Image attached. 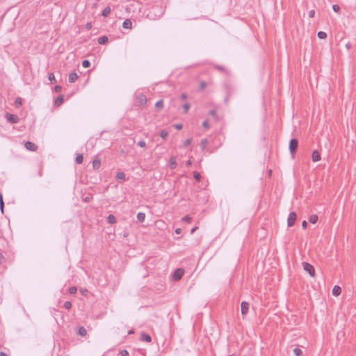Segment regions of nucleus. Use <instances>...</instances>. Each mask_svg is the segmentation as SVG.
Listing matches in <instances>:
<instances>
[{
  "label": "nucleus",
  "mask_w": 356,
  "mask_h": 356,
  "mask_svg": "<svg viewBox=\"0 0 356 356\" xmlns=\"http://www.w3.org/2000/svg\"><path fill=\"white\" fill-rule=\"evenodd\" d=\"M80 292H81V293L82 295L86 296V293L88 292V291L87 289H81L80 290Z\"/></svg>",
  "instance_id": "6e6d98bb"
},
{
  "label": "nucleus",
  "mask_w": 356,
  "mask_h": 356,
  "mask_svg": "<svg viewBox=\"0 0 356 356\" xmlns=\"http://www.w3.org/2000/svg\"><path fill=\"white\" fill-rule=\"evenodd\" d=\"M107 222L109 224H115L116 222V218L114 215L110 214L107 217Z\"/></svg>",
  "instance_id": "412c9836"
},
{
  "label": "nucleus",
  "mask_w": 356,
  "mask_h": 356,
  "mask_svg": "<svg viewBox=\"0 0 356 356\" xmlns=\"http://www.w3.org/2000/svg\"><path fill=\"white\" fill-rule=\"evenodd\" d=\"M192 220V218L189 216H185L182 218V220L184 222H190Z\"/></svg>",
  "instance_id": "79ce46f5"
},
{
  "label": "nucleus",
  "mask_w": 356,
  "mask_h": 356,
  "mask_svg": "<svg viewBox=\"0 0 356 356\" xmlns=\"http://www.w3.org/2000/svg\"><path fill=\"white\" fill-rule=\"evenodd\" d=\"M0 210L2 213H3L4 211V202L3 199V195L1 193H0Z\"/></svg>",
  "instance_id": "bb28decb"
},
{
  "label": "nucleus",
  "mask_w": 356,
  "mask_h": 356,
  "mask_svg": "<svg viewBox=\"0 0 356 356\" xmlns=\"http://www.w3.org/2000/svg\"><path fill=\"white\" fill-rule=\"evenodd\" d=\"M192 164V162L191 160H188L187 162H186V165L187 166H190Z\"/></svg>",
  "instance_id": "e2e57ef3"
},
{
  "label": "nucleus",
  "mask_w": 356,
  "mask_h": 356,
  "mask_svg": "<svg viewBox=\"0 0 356 356\" xmlns=\"http://www.w3.org/2000/svg\"><path fill=\"white\" fill-rule=\"evenodd\" d=\"M134 332V330H131L129 331L128 334H133Z\"/></svg>",
  "instance_id": "69168bd1"
},
{
  "label": "nucleus",
  "mask_w": 356,
  "mask_h": 356,
  "mask_svg": "<svg viewBox=\"0 0 356 356\" xmlns=\"http://www.w3.org/2000/svg\"><path fill=\"white\" fill-rule=\"evenodd\" d=\"M72 302L70 301H66L64 305H63V307L66 309H70L72 308Z\"/></svg>",
  "instance_id": "4c0bfd02"
},
{
  "label": "nucleus",
  "mask_w": 356,
  "mask_h": 356,
  "mask_svg": "<svg viewBox=\"0 0 356 356\" xmlns=\"http://www.w3.org/2000/svg\"><path fill=\"white\" fill-rule=\"evenodd\" d=\"M225 90L227 95L232 96L235 92V88L231 84H225Z\"/></svg>",
  "instance_id": "0eeeda50"
},
{
  "label": "nucleus",
  "mask_w": 356,
  "mask_h": 356,
  "mask_svg": "<svg viewBox=\"0 0 356 356\" xmlns=\"http://www.w3.org/2000/svg\"><path fill=\"white\" fill-rule=\"evenodd\" d=\"M82 66L84 68H88L90 66V62L88 60H83L82 61Z\"/></svg>",
  "instance_id": "e433bc0d"
},
{
  "label": "nucleus",
  "mask_w": 356,
  "mask_h": 356,
  "mask_svg": "<svg viewBox=\"0 0 356 356\" xmlns=\"http://www.w3.org/2000/svg\"><path fill=\"white\" fill-rule=\"evenodd\" d=\"M298 147V140L296 138H291L289 141V152L291 156L293 157L295 154L297 152V149Z\"/></svg>",
  "instance_id": "f257e3e1"
},
{
  "label": "nucleus",
  "mask_w": 356,
  "mask_h": 356,
  "mask_svg": "<svg viewBox=\"0 0 356 356\" xmlns=\"http://www.w3.org/2000/svg\"><path fill=\"white\" fill-rule=\"evenodd\" d=\"M317 35L320 39H325L327 38V33L324 31H319Z\"/></svg>",
  "instance_id": "72a5a7b5"
},
{
  "label": "nucleus",
  "mask_w": 356,
  "mask_h": 356,
  "mask_svg": "<svg viewBox=\"0 0 356 356\" xmlns=\"http://www.w3.org/2000/svg\"><path fill=\"white\" fill-rule=\"evenodd\" d=\"M4 261H6V258H5V257L2 254V253L0 252V264L3 263Z\"/></svg>",
  "instance_id": "603ef678"
},
{
  "label": "nucleus",
  "mask_w": 356,
  "mask_h": 356,
  "mask_svg": "<svg viewBox=\"0 0 356 356\" xmlns=\"http://www.w3.org/2000/svg\"><path fill=\"white\" fill-rule=\"evenodd\" d=\"M185 270L182 268H177L172 273V277L174 281H179L181 279L184 275Z\"/></svg>",
  "instance_id": "f03ea898"
},
{
  "label": "nucleus",
  "mask_w": 356,
  "mask_h": 356,
  "mask_svg": "<svg viewBox=\"0 0 356 356\" xmlns=\"http://www.w3.org/2000/svg\"><path fill=\"white\" fill-rule=\"evenodd\" d=\"M116 178L119 180H125L126 175L123 172H118L116 175Z\"/></svg>",
  "instance_id": "a878e982"
},
{
  "label": "nucleus",
  "mask_w": 356,
  "mask_h": 356,
  "mask_svg": "<svg viewBox=\"0 0 356 356\" xmlns=\"http://www.w3.org/2000/svg\"><path fill=\"white\" fill-rule=\"evenodd\" d=\"M83 161V155L82 154H78L75 159V162L77 164H81Z\"/></svg>",
  "instance_id": "b1692460"
},
{
  "label": "nucleus",
  "mask_w": 356,
  "mask_h": 356,
  "mask_svg": "<svg viewBox=\"0 0 356 356\" xmlns=\"http://www.w3.org/2000/svg\"><path fill=\"white\" fill-rule=\"evenodd\" d=\"M351 44L350 42H348L346 44V47L348 49H350L351 48Z\"/></svg>",
  "instance_id": "052dcab7"
},
{
  "label": "nucleus",
  "mask_w": 356,
  "mask_h": 356,
  "mask_svg": "<svg viewBox=\"0 0 356 356\" xmlns=\"http://www.w3.org/2000/svg\"><path fill=\"white\" fill-rule=\"evenodd\" d=\"M48 79L51 81V83H54L56 82V79L55 78L54 73H49L48 74Z\"/></svg>",
  "instance_id": "2f4dec72"
},
{
  "label": "nucleus",
  "mask_w": 356,
  "mask_h": 356,
  "mask_svg": "<svg viewBox=\"0 0 356 356\" xmlns=\"http://www.w3.org/2000/svg\"><path fill=\"white\" fill-rule=\"evenodd\" d=\"M209 114L216 118H217L216 111L215 109L210 110Z\"/></svg>",
  "instance_id": "a18cd8bd"
},
{
  "label": "nucleus",
  "mask_w": 356,
  "mask_h": 356,
  "mask_svg": "<svg viewBox=\"0 0 356 356\" xmlns=\"http://www.w3.org/2000/svg\"><path fill=\"white\" fill-rule=\"evenodd\" d=\"M307 225H308V224H307V222L306 220H303L302 222V228L304 229H305L307 227Z\"/></svg>",
  "instance_id": "5fc2aeb1"
},
{
  "label": "nucleus",
  "mask_w": 356,
  "mask_h": 356,
  "mask_svg": "<svg viewBox=\"0 0 356 356\" xmlns=\"http://www.w3.org/2000/svg\"><path fill=\"white\" fill-rule=\"evenodd\" d=\"M202 127L205 129H209V121L208 120H204L203 122H202Z\"/></svg>",
  "instance_id": "de8ad7c7"
},
{
  "label": "nucleus",
  "mask_w": 356,
  "mask_h": 356,
  "mask_svg": "<svg viewBox=\"0 0 356 356\" xmlns=\"http://www.w3.org/2000/svg\"><path fill=\"white\" fill-rule=\"evenodd\" d=\"M155 108L157 110H161L163 108V100L160 99L155 104Z\"/></svg>",
  "instance_id": "393cba45"
},
{
  "label": "nucleus",
  "mask_w": 356,
  "mask_h": 356,
  "mask_svg": "<svg viewBox=\"0 0 356 356\" xmlns=\"http://www.w3.org/2000/svg\"><path fill=\"white\" fill-rule=\"evenodd\" d=\"M111 12V9L109 6L106 7L102 12V15L104 17H107Z\"/></svg>",
  "instance_id": "5701e85b"
},
{
  "label": "nucleus",
  "mask_w": 356,
  "mask_h": 356,
  "mask_svg": "<svg viewBox=\"0 0 356 356\" xmlns=\"http://www.w3.org/2000/svg\"><path fill=\"white\" fill-rule=\"evenodd\" d=\"M228 356H236L235 354H231V355H229Z\"/></svg>",
  "instance_id": "774afa93"
},
{
  "label": "nucleus",
  "mask_w": 356,
  "mask_h": 356,
  "mask_svg": "<svg viewBox=\"0 0 356 356\" xmlns=\"http://www.w3.org/2000/svg\"><path fill=\"white\" fill-rule=\"evenodd\" d=\"M318 220V217L317 215L316 214H314V215H311L309 218V221L310 223L312 224H315L317 222Z\"/></svg>",
  "instance_id": "4be33fe9"
},
{
  "label": "nucleus",
  "mask_w": 356,
  "mask_h": 356,
  "mask_svg": "<svg viewBox=\"0 0 356 356\" xmlns=\"http://www.w3.org/2000/svg\"><path fill=\"white\" fill-rule=\"evenodd\" d=\"M173 127L177 130H181L183 128V125L181 124H173Z\"/></svg>",
  "instance_id": "09e8293b"
},
{
  "label": "nucleus",
  "mask_w": 356,
  "mask_h": 356,
  "mask_svg": "<svg viewBox=\"0 0 356 356\" xmlns=\"http://www.w3.org/2000/svg\"><path fill=\"white\" fill-rule=\"evenodd\" d=\"M64 102V97L63 95H59L54 100V106L58 107L63 104Z\"/></svg>",
  "instance_id": "9d476101"
},
{
  "label": "nucleus",
  "mask_w": 356,
  "mask_h": 356,
  "mask_svg": "<svg viewBox=\"0 0 356 356\" xmlns=\"http://www.w3.org/2000/svg\"><path fill=\"white\" fill-rule=\"evenodd\" d=\"M85 28L87 29V30H90L92 28V23L91 22H88L86 23V26H85Z\"/></svg>",
  "instance_id": "864d4df0"
},
{
  "label": "nucleus",
  "mask_w": 356,
  "mask_h": 356,
  "mask_svg": "<svg viewBox=\"0 0 356 356\" xmlns=\"http://www.w3.org/2000/svg\"><path fill=\"white\" fill-rule=\"evenodd\" d=\"M175 232V233L177 234H179L181 232V228H177Z\"/></svg>",
  "instance_id": "bf43d9fd"
},
{
  "label": "nucleus",
  "mask_w": 356,
  "mask_h": 356,
  "mask_svg": "<svg viewBox=\"0 0 356 356\" xmlns=\"http://www.w3.org/2000/svg\"><path fill=\"white\" fill-rule=\"evenodd\" d=\"M186 97H187V95H186V93H182V94L181 95V96H180V99H181V100L185 99Z\"/></svg>",
  "instance_id": "13d9d810"
},
{
  "label": "nucleus",
  "mask_w": 356,
  "mask_h": 356,
  "mask_svg": "<svg viewBox=\"0 0 356 356\" xmlns=\"http://www.w3.org/2000/svg\"><path fill=\"white\" fill-rule=\"evenodd\" d=\"M121 356H129V353L127 350H122L120 351Z\"/></svg>",
  "instance_id": "a19ab883"
},
{
  "label": "nucleus",
  "mask_w": 356,
  "mask_h": 356,
  "mask_svg": "<svg viewBox=\"0 0 356 356\" xmlns=\"http://www.w3.org/2000/svg\"><path fill=\"white\" fill-rule=\"evenodd\" d=\"M22 105V99L21 97H17L15 101V106L16 108H19Z\"/></svg>",
  "instance_id": "c85d7f7f"
},
{
  "label": "nucleus",
  "mask_w": 356,
  "mask_h": 356,
  "mask_svg": "<svg viewBox=\"0 0 356 356\" xmlns=\"http://www.w3.org/2000/svg\"><path fill=\"white\" fill-rule=\"evenodd\" d=\"M191 107V105L188 104V103H186L183 105V108H184V113H187L189 108Z\"/></svg>",
  "instance_id": "ea45409f"
},
{
  "label": "nucleus",
  "mask_w": 356,
  "mask_h": 356,
  "mask_svg": "<svg viewBox=\"0 0 356 356\" xmlns=\"http://www.w3.org/2000/svg\"><path fill=\"white\" fill-rule=\"evenodd\" d=\"M332 10L335 13H338L340 10V7L339 5L334 4L332 6Z\"/></svg>",
  "instance_id": "37998d69"
},
{
  "label": "nucleus",
  "mask_w": 356,
  "mask_h": 356,
  "mask_svg": "<svg viewBox=\"0 0 356 356\" xmlns=\"http://www.w3.org/2000/svg\"><path fill=\"white\" fill-rule=\"evenodd\" d=\"M108 38L106 35L99 37L97 40V42L99 44H105L108 42Z\"/></svg>",
  "instance_id": "a211bd4d"
},
{
  "label": "nucleus",
  "mask_w": 356,
  "mask_h": 356,
  "mask_svg": "<svg viewBox=\"0 0 356 356\" xmlns=\"http://www.w3.org/2000/svg\"><path fill=\"white\" fill-rule=\"evenodd\" d=\"M0 356H8V355L6 353L1 351V352H0Z\"/></svg>",
  "instance_id": "680f3d73"
},
{
  "label": "nucleus",
  "mask_w": 356,
  "mask_h": 356,
  "mask_svg": "<svg viewBox=\"0 0 356 356\" xmlns=\"http://www.w3.org/2000/svg\"><path fill=\"white\" fill-rule=\"evenodd\" d=\"M207 87V83L205 81H201L200 82V88L201 90H203L205 88Z\"/></svg>",
  "instance_id": "8fccbe9b"
},
{
  "label": "nucleus",
  "mask_w": 356,
  "mask_h": 356,
  "mask_svg": "<svg viewBox=\"0 0 356 356\" xmlns=\"http://www.w3.org/2000/svg\"><path fill=\"white\" fill-rule=\"evenodd\" d=\"M215 68L217 69L218 70H219L220 72H225V73L227 72L226 68L222 65H216Z\"/></svg>",
  "instance_id": "473e14b6"
},
{
  "label": "nucleus",
  "mask_w": 356,
  "mask_h": 356,
  "mask_svg": "<svg viewBox=\"0 0 356 356\" xmlns=\"http://www.w3.org/2000/svg\"><path fill=\"white\" fill-rule=\"evenodd\" d=\"M297 218V215L296 212L291 211L290 212L288 219H287V225L288 227H292L294 225Z\"/></svg>",
  "instance_id": "20e7f679"
},
{
  "label": "nucleus",
  "mask_w": 356,
  "mask_h": 356,
  "mask_svg": "<svg viewBox=\"0 0 356 356\" xmlns=\"http://www.w3.org/2000/svg\"><path fill=\"white\" fill-rule=\"evenodd\" d=\"M62 90V86L60 85H57L54 87V91L56 92H60Z\"/></svg>",
  "instance_id": "49530a36"
},
{
  "label": "nucleus",
  "mask_w": 356,
  "mask_h": 356,
  "mask_svg": "<svg viewBox=\"0 0 356 356\" xmlns=\"http://www.w3.org/2000/svg\"><path fill=\"white\" fill-rule=\"evenodd\" d=\"M193 177L196 180V181H197V182L201 181L202 177H201V175L198 172H197V171L193 172Z\"/></svg>",
  "instance_id": "cd10ccee"
},
{
  "label": "nucleus",
  "mask_w": 356,
  "mask_h": 356,
  "mask_svg": "<svg viewBox=\"0 0 356 356\" xmlns=\"http://www.w3.org/2000/svg\"><path fill=\"white\" fill-rule=\"evenodd\" d=\"M140 340L149 343L152 341V337L149 334L143 332L140 335Z\"/></svg>",
  "instance_id": "ddd939ff"
},
{
  "label": "nucleus",
  "mask_w": 356,
  "mask_h": 356,
  "mask_svg": "<svg viewBox=\"0 0 356 356\" xmlns=\"http://www.w3.org/2000/svg\"><path fill=\"white\" fill-rule=\"evenodd\" d=\"M341 293V289L339 286H334L332 289V295L334 296H338Z\"/></svg>",
  "instance_id": "2eb2a0df"
},
{
  "label": "nucleus",
  "mask_w": 356,
  "mask_h": 356,
  "mask_svg": "<svg viewBox=\"0 0 356 356\" xmlns=\"http://www.w3.org/2000/svg\"><path fill=\"white\" fill-rule=\"evenodd\" d=\"M101 166V160L97 157L92 161V168L95 170H98Z\"/></svg>",
  "instance_id": "f8f14e48"
},
{
  "label": "nucleus",
  "mask_w": 356,
  "mask_h": 356,
  "mask_svg": "<svg viewBox=\"0 0 356 356\" xmlns=\"http://www.w3.org/2000/svg\"><path fill=\"white\" fill-rule=\"evenodd\" d=\"M312 159L313 162H317L321 160V154L318 150L315 149L312 152Z\"/></svg>",
  "instance_id": "9b49d317"
},
{
  "label": "nucleus",
  "mask_w": 356,
  "mask_h": 356,
  "mask_svg": "<svg viewBox=\"0 0 356 356\" xmlns=\"http://www.w3.org/2000/svg\"><path fill=\"white\" fill-rule=\"evenodd\" d=\"M79 76L76 72H72L69 75V82L70 83H74L77 79Z\"/></svg>",
  "instance_id": "4468645a"
},
{
  "label": "nucleus",
  "mask_w": 356,
  "mask_h": 356,
  "mask_svg": "<svg viewBox=\"0 0 356 356\" xmlns=\"http://www.w3.org/2000/svg\"><path fill=\"white\" fill-rule=\"evenodd\" d=\"M241 314L244 317L249 310V303L245 301H243L241 304Z\"/></svg>",
  "instance_id": "423d86ee"
},
{
  "label": "nucleus",
  "mask_w": 356,
  "mask_h": 356,
  "mask_svg": "<svg viewBox=\"0 0 356 356\" xmlns=\"http://www.w3.org/2000/svg\"><path fill=\"white\" fill-rule=\"evenodd\" d=\"M76 291H77V289L76 286H71L68 289V292L70 293V294H74L76 293Z\"/></svg>",
  "instance_id": "58836bf2"
},
{
  "label": "nucleus",
  "mask_w": 356,
  "mask_h": 356,
  "mask_svg": "<svg viewBox=\"0 0 356 356\" xmlns=\"http://www.w3.org/2000/svg\"><path fill=\"white\" fill-rule=\"evenodd\" d=\"M77 333L81 337H85L87 334V330L84 327L80 326L78 329Z\"/></svg>",
  "instance_id": "6ab92c4d"
},
{
  "label": "nucleus",
  "mask_w": 356,
  "mask_h": 356,
  "mask_svg": "<svg viewBox=\"0 0 356 356\" xmlns=\"http://www.w3.org/2000/svg\"><path fill=\"white\" fill-rule=\"evenodd\" d=\"M192 138H188L183 142V147H186L190 145L192 143Z\"/></svg>",
  "instance_id": "c9c22d12"
},
{
  "label": "nucleus",
  "mask_w": 356,
  "mask_h": 356,
  "mask_svg": "<svg viewBox=\"0 0 356 356\" xmlns=\"http://www.w3.org/2000/svg\"><path fill=\"white\" fill-rule=\"evenodd\" d=\"M85 201L88 202V201H89V198H88V197H86V198L85 199Z\"/></svg>",
  "instance_id": "338daca9"
},
{
  "label": "nucleus",
  "mask_w": 356,
  "mask_h": 356,
  "mask_svg": "<svg viewBox=\"0 0 356 356\" xmlns=\"http://www.w3.org/2000/svg\"><path fill=\"white\" fill-rule=\"evenodd\" d=\"M315 15V11L314 10H312L309 12V17H314Z\"/></svg>",
  "instance_id": "4d7b16f0"
},
{
  "label": "nucleus",
  "mask_w": 356,
  "mask_h": 356,
  "mask_svg": "<svg viewBox=\"0 0 356 356\" xmlns=\"http://www.w3.org/2000/svg\"><path fill=\"white\" fill-rule=\"evenodd\" d=\"M293 353L296 356H301L302 354V351L299 348H295L293 349Z\"/></svg>",
  "instance_id": "f704fd0d"
},
{
  "label": "nucleus",
  "mask_w": 356,
  "mask_h": 356,
  "mask_svg": "<svg viewBox=\"0 0 356 356\" xmlns=\"http://www.w3.org/2000/svg\"><path fill=\"white\" fill-rule=\"evenodd\" d=\"M145 213L143 212H139L137 214V219L140 222H143L145 219Z\"/></svg>",
  "instance_id": "aec40b11"
},
{
  "label": "nucleus",
  "mask_w": 356,
  "mask_h": 356,
  "mask_svg": "<svg viewBox=\"0 0 356 356\" xmlns=\"http://www.w3.org/2000/svg\"><path fill=\"white\" fill-rule=\"evenodd\" d=\"M159 136L163 138V139H165L166 137L168 136V131L165 130V129H162L160 133H159Z\"/></svg>",
  "instance_id": "7c9ffc66"
},
{
  "label": "nucleus",
  "mask_w": 356,
  "mask_h": 356,
  "mask_svg": "<svg viewBox=\"0 0 356 356\" xmlns=\"http://www.w3.org/2000/svg\"><path fill=\"white\" fill-rule=\"evenodd\" d=\"M169 166L170 168V169L173 170V169H175L177 166V161H176V159L175 157L174 156H172L170 159V164H169Z\"/></svg>",
  "instance_id": "f3484780"
},
{
  "label": "nucleus",
  "mask_w": 356,
  "mask_h": 356,
  "mask_svg": "<svg viewBox=\"0 0 356 356\" xmlns=\"http://www.w3.org/2000/svg\"><path fill=\"white\" fill-rule=\"evenodd\" d=\"M197 229V227H193L191 230V234H193L196 229Z\"/></svg>",
  "instance_id": "0e129e2a"
},
{
  "label": "nucleus",
  "mask_w": 356,
  "mask_h": 356,
  "mask_svg": "<svg viewBox=\"0 0 356 356\" xmlns=\"http://www.w3.org/2000/svg\"><path fill=\"white\" fill-rule=\"evenodd\" d=\"M231 96H229V95H227L225 96V99H224V102L225 104H229V99H230Z\"/></svg>",
  "instance_id": "3c124183"
},
{
  "label": "nucleus",
  "mask_w": 356,
  "mask_h": 356,
  "mask_svg": "<svg viewBox=\"0 0 356 356\" xmlns=\"http://www.w3.org/2000/svg\"><path fill=\"white\" fill-rule=\"evenodd\" d=\"M207 144H208V140L207 139H202L200 144L201 149L202 150H204L206 148Z\"/></svg>",
  "instance_id": "c756f323"
},
{
  "label": "nucleus",
  "mask_w": 356,
  "mask_h": 356,
  "mask_svg": "<svg viewBox=\"0 0 356 356\" xmlns=\"http://www.w3.org/2000/svg\"><path fill=\"white\" fill-rule=\"evenodd\" d=\"M132 22L129 19H126L122 23V27L124 29H131Z\"/></svg>",
  "instance_id": "dca6fc26"
},
{
  "label": "nucleus",
  "mask_w": 356,
  "mask_h": 356,
  "mask_svg": "<svg viewBox=\"0 0 356 356\" xmlns=\"http://www.w3.org/2000/svg\"><path fill=\"white\" fill-rule=\"evenodd\" d=\"M137 144H138V145L139 147H146V143H145V140H142L138 141Z\"/></svg>",
  "instance_id": "c03bdc74"
},
{
  "label": "nucleus",
  "mask_w": 356,
  "mask_h": 356,
  "mask_svg": "<svg viewBox=\"0 0 356 356\" xmlns=\"http://www.w3.org/2000/svg\"><path fill=\"white\" fill-rule=\"evenodd\" d=\"M302 265L304 270L307 272L311 277H314L315 276V269L314 266L307 262H303Z\"/></svg>",
  "instance_id": "7ed1b4c3"
},
{
  "label": "nucleus",
  "mask_w": 356,
  "mask_h": 356,
  "mask_svg": "<svg viewBox=\"0 0 356 356\" xmlns=\"http://www.w3.org/2000/svg\"><path fill=\"white\" fill-rule=\"evenodd\" d=\"M6 118L8 120V122L10 123H17L19 122V118L17 115L15 114H10L8 113H6Z\"/></svg>",
  "instance_id": "39448f33"
},
{
  "label": "nucleus",
  "mask_w": 356,
  "mask_h": 356,
  "mask_svg": "<svg viewBox=\"0 0 356 356\" xmlns=\"http://www.w3.org/2000/svg\"><path fill=\"white\" fill-rule=\"evenodd\" d=\"M24 146L26 149L31 152H35L38 149V146L34 143L31 141H26Z\"/></svg>",
  "instance_id": "6e6552de"
},
{
  "label": "nucleus",
  "mask_w": 356,
  "mask_h": 356,
  "mask_svg": "<svg viewBox=\"0 0 356 356\" xmlns=\"http://www.w3.org/2000/svg\"><path fill=\"white\" fill-rule=\"evenodd\" d=\"M137 101L140 105H145L147 104V99L144 94L141 93L137 96Z\"/></svg>",
  "instance_id": "1a4fd4ad"
}]
</instances>
